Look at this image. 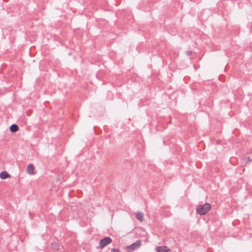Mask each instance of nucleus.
<instances>
[{"instance_id":"f257e3e1","label":"nucleus","mask_w":252,"mask_h":252,"mask_svg":"<svg viewBox=\"0 0 252 252\" xmlns=\"http://www.w3.org/2000/svg\"><path fill=\"white\" fill-rule=\"evenodd\" d=\"M211 205L208 203L199 205L196 208V213L200 215L206 214L210 209Z\"/></svg>"},{"instance_id":"f03ea898","label":"nucleus","mask_w":252,"mask_h":252,"mask_svg":"<svg viewBox=\"0 0 252 252\" xmlns=\"http://www.w3.org/2000/svg\"><path fill=\"white\" fill-rule=\"evenodd\" d=\"M141 245V242L140 240L136 241L130 246L127 247V249L129 252H132L137 248H139Z\"/></svg>"},{"instance_id":"7ed1b4c3","label":"nucleus","mask_w":252,"mask_h":252,"mask_svg":"<svg viewBox=\"0 0 252 252\" xmlns=\"http://www.w3.org/2000/svg\"><path fill=\"white\" fill-rule=\"evenodd\" d=\"M112 239L109 237H105L99 242V247L101 249L104 248L108 244L111 243Z\"/></svg>"},{"instance_id":"20e7f679","label":"nucleus","mask_w":252,"mask_h":252,"mask_svg":"<svg viewBox=\"0 0 252 252\" xmlns=\"http://www.w3.org/2000/svg\"><path fill=\"white\" fill-rule=\"evenodd\" d=\"M34 166L32 164H29L27 167V172L29 175H33L34 173Z\"/></svg>"},{"instance_id":"39448f33","label":"nucleus","mask_w":252,"mask_h":252,"mask_svg":"<svg viewBox=\"0 0 252 252\" xmlns=\"http://www.w3.org/2000/svg\"><path fill=\"white\" fill-rule=\"evenodd\" d=\"M158 252H170L169 249L166 246H161L157 247Z\"/></svg>"},{"instance_id":"423d86ee","label":"nucleus","mask_w":252,"mask_h":252,"mask_svg":"<svg viewBox=\"0 0 252 252\" xmlns=\"http://www.w3.org/2000/svg\"><path fill=\"white\" fill-rule=\"evenodd\" d=\"M10 175L6 171H2L0 173V178L1 179H5L7 178L10 177Z\"/></svg>"},{"instance_id":"0eeeda50","label":"nucleus","mask_w":252,"mask_h":252,"mask_svg":"<svg viewBox=\"0 0 252 252\" xmlns=\"http://www.w3.org/2000/svg\"><path fill=\"white\" fill-rule=\"evenodd\" d=\"M143 216H144L143 213H141V212H136V214H135L136 218L138 220H139L140 221H143Z\"/></svg>"},{"instance_id":"6e6552de","label":"nucleus","mask_w":252,"mask_h":252,"mask_svg":"<svg viewBox=\"0 0 252 252\" xmlns=\"http://www.w3.org/2000/svg\"><path fill=\"white\" fill-rule=\"evenodd\" d=\"M18 129H19V127L16 124H12L10 126V130L11 132H16L18 130Z\"/></svg>"},{"instance_id":"1a4fd4ad","label":"nucleus","mask_w":252,"mask_h":252,"mask_svg":"<svg viewBox=\"0 0 252 252\" xmlns=\"http://www.w3.org/2000/svg\"><path fill=\"white\" fill-rule=\"evenodd\" d=\"M112 252H121L118 249H112L111 250Z\"/></svg>"},{"instance_id":"9d476101","label":"nucleus","mask_w":252,"mask_h":252,"mask_svg":"<svg viewBox=\"0 0 252 252\" xmlns=\"http://www.w3.org/2000/svg\"><path fill=\"white\" fill-rule=\"evenodd\" d=\"M186 53L188 55H190L192 53V52L190 51H188Z\"/></svg>"},{"instance_id":"9b49d317","label":"nucleus","mask_w":252,"mask_h":252,"mask_svg":"<svg viewBox=\"0 0 252 252\" xmlns=\"http://www.w3.org/2000/svg\"><path fill=\"white\" fill-rule=\"evenodd\" d=\"M248 160H249V161H251V159H250V158H248Z\"/></svg>"},{"instance_id":"f8f14e48","label":"nucleus","mask_w":252,"mask_h":252,"mask_svg":"<svg viewBox=\"0 0 252 252\" xmlns=\"http://www.w3.org/2000/svg\"><path fill=\"white\" fill-rule=\"evenodd\" d=\"M248 160H249V161H251V159H250V158H248Z\"/></svg>"}]
</instances>
